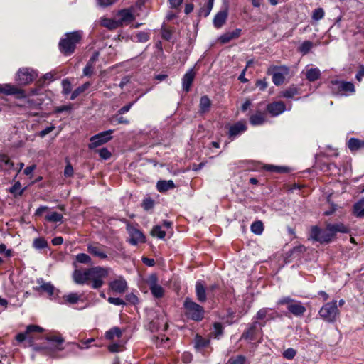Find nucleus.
I'll return each mask as SVG.
<instances>
[{
  "instance_id": "obj_49",
  "label": "nucleus",
  "mask_w": 364,
  "mask_h": 364,
  "mask_svg": "<svg viewBox=\"0 0 364 364\" xmlns=\"http://www.w3.org/2000/svg\"><path fill=\"white\" fill-rule=\"evenodd\" d=\"M298 93L297 89L295 87H290L285 90L282 92V96L286 98H291Z\"/></svg>"
},
{
  "instance_id": "obj_4",
  "label": "nucleus",
  "mask_w": 364,
  "mask_h": 364,
  "mask_svg": "<svg viewBox=\"0 0 364 364\" xmlns=\"http://www.w3.org/2000/svg\"><path fill=\"white\" fill-rule=\"evenodd\" d=\"M183 307L185 315L188 318L195 321H200L204 318L205 310L203 307L190 298H186Z\"/></svg>"
},
{
  "instance_id": "obj_23",
  "label": "nucleus",
  "mask_w": 364,
  "mask_h": 364,
  "mask_svg": "<svg viewBox=\"0 0 364 364\" xmlns=\"http://www.w3.org/2000/svg\"><path fill=\"white\" fill-rule=\"evenodd\" d=\"M286 108L285 104L282 102H275L268 105L267 111L272 116H277L284 112Z\"/></svg>"
},
{
  "instance_id": "obj_28",
  "label": "nucleus",
  "mask_w": 364,
  "mask_h": 364,
  "mask_svg": "<svg viewBox=\"0 0 364 364\" xmlns=\"http://www.w3.org/2000/svg\"><path fill=\"white\" fill-rule=\"evenodd\" d=\"M196 294L197 299L200 302H205L206 301L205 287L201 282H197L196 284Z\"/></svg>"
},
{
  "instance_id": "obj_62",
  "label": "nucleus",
  "mask_w": 364,
  "mask_h": 364,
  "mask_svg": "<svg viewBox=\"0 0 364 364\" xmlns=\"http://www.w3.org/2000/svg\"><path fill=\"white\" fill-rule=\"evenodd\" d=\"M257 87L259 88L260 90L263 91L267 87V82L266 79L259 80L256 82Z\"/></svg>"
},
{
  "instance_id": "obj_36",
  "label": "nucleus",
  "mask_w": 364,
  "mask_h": 364,
  "mask_svg": "<svg viewBox=\"0 0 364 364\" xmlns=\"http://www.w3.org/2000/svg\"><path fill=\"white\" fill-rule=\"evenodd\" d=\"M90 86V82H85L82 85L76 88L71 94L70 100H75L79 95L85 92Z\"/></svg>"
},
{
  "instance_id": "obj_60",
  "label": "nucleus",
  "mask_w": 364,
  "mask_h": 364,
  "mask_svg": "<svg viewBox=\"0 0 364 364\" xmlns=\"http://www.w3.org/2000/svg\"><path fill=\"white\" fill-rule=\"evenodd\" d=\"M207 346V341L204 340L202 337L198 336L196 339V348H203Z\"/></svg>"
},
{
  "instance_id": "obj_5",
  "label": "nucleus",
  "mask_w": 364,
  "mask_h": 364,
  "mask_svg": "<svg viewBox=\"0 0 364 364\" xmlns=\"http://www.w3.org/2000/svg\"><path fill=\"white\" fill-rule=\"evenodd\" d=\"M64 339L58 333L47 332V356L55 358L64 349Z\"/></svg>"
},
{
  "instance_id": "obj_47",
  "label": "nucleus",
  "mask_w": 364,
  "mask_h": 364,
  "mask_svg": "<svg viewBox=\"0 0 364 364\" xmlns=\"http://www.w3.org/2000/svg\"><path fill=\"white\" fill-rule=\"evenodd\" d=\"M21 183L17 181L12 187L10 188V192L15 196H21L23 190H21Z\"/></svg>"
},
{
  "instance_id": "obj_44",
  "label": "nucleus",
  "mask_w": 364,
  "mask_h": 364,
  "mask_svg": "<svg viewBox=\"0 0 364 364\" xmlns=\"http://www.w3.org/2000/svg\"><path fill=\"white\" fill-rule=\"evenodd\" d=\"M76 261L82 264H92L91 257L85 253H80L77 255Z\"/></svg>"
},
{
  "instance_id": "obj_55",
  "label": "nucleus",
  "mask_w": 364,
  "mask_h": 364,
  "mask_svg": "<svg viewBox=\"0 0 364 364\" xmlns=\"http://www.w3.org/2000/svg\"><path fill=\"white\" fill-rule=\"evenodd\" d=\"M98 153H99L100 156L102 159H105V160L109 159L111 156L110 151L106 148H102V149H100L98 151Z\"/></svg>"
},
{
  "instance_id": "obj_52",
  "label": "nucleus",
  "mask_w": 364,
  "mask_h": 364,
  "mask_svg": "<svg viewBox=\"0 0 364 364\" xmlns=\"http://www.w3.org/2000/svg\"><path fill=\"white\" fill-rule=\"evenodd\" d=\"M136 37V41L140 43H145L149 39V35L146 32H139Z\"/></svg>"
},
{
  "instance_id": "obj_26",
  "label": "nucleus",
  "mask_w": 364,
  "mask_h": 364,
  "mask_svg": "<svg viewBox=\"0 0 364 364\" xmlns=\"http://www.w3.org/2000/svg\"><path fill=\"white\" fill-rule=\"evenodd\" d=\"M331 83L336 86H337L338 89L341 91H343L346 92L353 93L355 92L354 85L350 82H344V81H332Z\"/></svg>"
},
{
  "instance_id": "obj_59",
  "label": "nucleus",
  "mask_w": 364,
  "mask_h": 364,
  "mask_svg": "<svg viewBox=\"0 0 364 364\" xmlns=\"http://www.w3.org/2000/svg\"><path fill=\"white\" fill-rule=\"evenodd\" d=\"M93 65L90 64L89 63H87L85 67L83 69V75L85 76H90L93 73Z\"/></svg>"
},
{
  "instance_id": "obj_17",
  "label": "nucleus",
  "mask_w": 364,
  "mask_h": 364,
  "mask_svg": "<svg viewBox=\"0 0 364 364\" xmlns=\"http://www.w3.org/2000/svg\"><path fill=\"white\" fill-rule=\"evenodd\" d=\"M0 92L8 95H16L18 98H23L26 97L25 91L23 89L18 88V87L11 84L1 85L0 87Z\"/></svg>"
},
{
  "instance_id": "obj_15",
  "label": "nucleus",
  "mask_w": 364,
  "mask_h": 364,
  "mask_svg": "<svg viewBox=\"0 0 364 364\" xmlns=\"http://www.w3.org/2000/svg\"><path fill=\"white\" fill-rule=\"evenodd\" d=\"M127 230L130 237L129 240L130 244L136 245L138 243L145 242V236L139 229L130 225H128L127 227Z\"/></svg>"
},
{
  "instance_id": "obj_24",
  "label": "nucleus",
  "mask_w": 364,
  "mask_h": 364,
  "mask_svg": "<svg viewBox=\"0 0 364 364\" xmlns=\"http://www.w3.org/2000/svg\"><path fill=\"white\" fill-rule=\"evenodd\" d=\"M327 230L332 232L333 236L334 237L337 232L341 233H349L350 228L345 225L344 224L339 223L335 224H328Z\"/></svg>"
},
{
  "instance_id": "obj_22",
  "label": "nucleus",
  "mask_w": 364,
  "mask_h": 364,
  "mask_svg": "<svg viewBox=\"0 0 364 364\" xmlns=\"http://www.w3.org/2000/svg\"><path fill=\"white\" fill-rule=\"evenodd\" d=\"M240 34H241V29L236 28L233 31L226 32V33H223V35H221L219 37L218 41L220 43H221L223 44H225V43H229L230 41H231L233 39L238 38L240 37Z\"/></svg>"
},
{
  "instance_id": "obj_3",
  "label": "nucleus",
  "mask_w": 364,
  "mask_h": 364,
  "mask_svg": "<svg viewBox=\"0 0 364 364\" xmlns=\"http://www.w3.org/2000/svg\"><path fill=\"white\" fill-rule=\"evenodd\" d=\"M83 32L80 30L66 33L58 43L59 50L65 56L75 53L77 46L80 43Z\"/></svg>"
},
{
  "instance_id": "obj_2",
  "label": "nucleus",
  "mask_w": 364,
  "mask_h": 364,
  "mask_svg": "<svg viewBox=\"0 0 364 364\" xmlns=\"http://www.w3.org/2000/svg\"><path fill=\"white\" fill-rule=\"evenodd\" d=\"M45 330L39 326L28 325L25 332H21L16 336V340L18 343L25 342L26 346H31L36 352H42L44 354V347L38 343V341L44 340Z\"/></svg>"
},
{
  "instance_id": "obj_18",
  "label": "nucleus",
  "mask_w": 364,
  "mask_h": 364,
  "mask_svg": "<svg viewBox=\"0 0 364 364\" xmlns=\"http://www.w3.org/2000/svg\"><path fill=\"white\" fill-rule=\"evenodd\" d=\"M117 23L119 26H122L124 24H127L134 21V16L132 11L128 9H123L119 11L117 14Z\"/></svg>"
},
{
  "instance_id": "obj_43",
  "label": "nucleus",
  "mask_w": 364,
  "mask_h": 364,
  "mask_svg": "<svg viewBox=\"0 0 364 364\" xmlns=\"http://www.w3.org/2000/svg\"><path fill=\"white\" fill-rule=\"evenodd\" d=\"M360 142L361 140L356 138H350L348 143V148L353 151L359 150L360 148Z\"/></svg>"
},
{
  "instance_id": "obj_56",
  "label": "nucleus",
  "mask_w": 364,
  "mask_h": 364,
  "mask_svg": "<svg viewBox=\"0 0 364 364\" xmlns=\"http://www.w3.org/2000/svg\"><path fill=\"white\" fill-rule=\"evenodd\" d=\"M126 300L132 304H136L139 302L138 297L133 293H130L126 295Z\"/></svg>"
},
{
  "instance_id": "obj_39",
  "label": "nucleus",
  "mask_w": 364,
  "mask_h": 364,
  "mask_svg": "<svg viewBox=\"0 0 364 364\" xmlns=\"http://www.w3.org/2000/svg\"><path fill=\"white\" fill-rule=\"evenodd\" d=\"M153 237H156L159 239H164L166 236V232L162 230L161 225H155L151 232Z\"/></svg>"
},
{
  "instance_id": "obj_8",
  "label": "nucleus",
  "mask_w": 364,
  "mask_h": 364,
  "mask_svg": "<svg viewBox=\"0 0 364 364\" xmlns=\"http://www.w3.org/2000/svg\"><path fill=\"white\" fill-rule=\"evenodd\" d=\"M311 238L320 243H329L332 241L333 236L327 228L323 230L318 226H313L311 230Z\"/></svg>"
},
{
  "instance_id": "obj_63",
  "label": "nucleus",
  "mask_w": 364,
  "mask_h": 364,
  "mask_svg": "<svg viewBox=\"0 0 364 364\" xmlns=\"http://www.w3.org/2000/svg\"><path fill=\"white\" fill-rule=\"evenodd\" d=\"M122 347V346L119 343H112L109 346L108 349L110 352L116 353L119 352L121 350Z\"/></svg>"
},
{
  "instance_id": "obj_41",
  "label": "nucleus",
  "mask_w": 364,
  "mask_h": 364,
  "mask_svg": "<svg viewBox=\"0 0 364 364\" xmlns=\"http://www.w3.org/2000/svg\"><path fill=\"white\" fill-rule=\"evenodd\" d=\"M255 329V325L252 324L247 331L243 332L241 338L245 340H253Z\"/></svg>"
},
{
  "instance_id": "obj_61",
  "label": "nucleus",
  "mask_w": 364,
  "mask_h": 364,
  "mask_svg": "<svg viewBox=\"0 0 364 364\" xmlns=\"http://www.w3.org/2000/svg\"><path fill=\"white\" fill-rule=\"evenodd\" d=\"M142 206L146 210H150L154 207V201L151 199H146L143 201Z\"/></svg>"
},
{
  "instance_id": "obj_29",
  "label": "nucleus",
  "mask_w": 364,
  "mask_h": 364,
  "mask_svg": "<svg viewBox=\"0 0 364 364\" xmlns=\"http://www.w3.org/2000/svg\"><path fill=\"white\" fill-rule=\"evenodd\" d=\"M211 107V101L207 95H203L200 97L199 103V112L205 114L209 112Z\"/></svg>"
},
{
  "instance_id": "obj_58",
  "label": "nucleus",
  "mask_w": 364,
  "mask_h": 364,
  "mask_svg": "<svg viewBox=\"0 0 364 364\" xmlns=\"http://www.w3.org/2000/svg\"><path fill=\"white\" fill-rule=\"evenodd\" d=\"M212 9H213V7H212V6H210H210L206 5L205 7L201 8V9H200V11H199V15H200V16H204V17H207V16L210 14V11H211Z\"/></svg>"
},
{
  "instance_id": "obj_21",
  "label": "nucleus",
  "mask_w": 364,
  "mask_h": 364,
  "mask_svg": "<svg viewBox=\"0 0 364 364\" xmlns=\"http://www.w3.org/2000/svg\"><path fill=\"white\" fill-rule=\"evenodd\" d=\"M195 76L196 73L194 72L193 68L188 70V72H186L185 75L183 76L182 87L183 90L185 92H188L190 90L192 83L194 80Z\"/></svg>"
},
{
  "instance_id": "obj_19",
  "label": "nucleus",
  "mask_w": 364,
  "mask_h": 364,
  "mask_svg": "<svg viewBox=\"0 0 364 364\" xmlns=\"http://www.w3.org/2000/svg\"><path fill=\"white\" fill-rule=\"evenodd\" d=\"M288 311L295 316H302L306 312V307L299 301L294 300L287 306Z\"/></svg>"
},
{
  "instance_id": "obj_30",
  "label": "nucleus",
  "mask_w": 364,
  "mask_h": 364,
  "mask_svg": "<svg viewBox=\"0 0 364 364\" xmlns=\"http://www.w3.org/2000/svg\"><path fill=\"white\" fill-rule=\"evenodd\" d=\"M157 190L162 193L175 188V184L172 180L159 181L156 184Z\"/></svg>"
},
{
  "instance_id": "obj_31",
  "label": "nucleus",
  "mask_w": 364,
  "mask_h": 364,
  "mask_svg": "<svg viewBox=\"0 0 364 364\" xmlns=\"http://www.w3.org/2000/svg\"><path fill=\"white\" fill-rule=\"evenodd\" d=\"M100 22L101 26L109 30H114L119 27L117 19L103 17L100 18Z\"/></svg>"
},
{
  "instance_id": "obj_64",
  "label": "nucleus",
  "mask_w": 364,
  "mask_h": 364,
  "mask_svg": "<svg viewBox=\"0 0 364 364\" xmlns=\"http://www.w3.org/2000/svg\"><path fill=\"white\" fill-rule=\"evenodd\" d=\"M73 174V166L69 164H68L64 170V175L66 177H70Z\"/></svg>"
},
{
  "instance_id": "obj_34",
  "label": "nucleus",
  "mask_w": 364,
  "mask_h": 364,
  "mask_svg": "<svg viewBox=\"0 0 364 364\" xmlns=\"http://www.w3.org/2000/svg\"><path fill=\"white\" fill-rule=\"evenodd\" d=\"M122 331L119 327H113L105 333V338L107 340H113L114 338H120Z\"/></svg>"
},
{
  "instance_id": "obj_20",
  "label": "nucleus",
  "mask_w": 364,
  "mask_h": 364,
  "mask_svg": "<svg viewBox=\"0 0 364 364\" xmlns=\"http://www.w3.org/2000/svg\"><path fill=\"white\" fill-rule=\"evenodd\" d=\"M228 16V8L225 6V8L218 11L213 18V25L216 28H221L226 22Z\"/></svg>"
},
{
  "instance_id": "obj_25",
  "label": "nucleus",
  "mask_w": 364,
  "mask_h": 364,
  "mask_svg": "<svg viewBox=\"0 0 364 364\" xmlns=\"http://www.w3.org/2000/svg\"><path fill=\"white\" fill-rule=\"evenodd\" d=\"M247 129V127L245 123L242 122H237L233 125L230 126L229 129V136L235 137L237 135L243 133Z\"/></svg>"
},
{
  "instance_id": "obj_45",
  "label": "nucleus",
  "mask_w": 364,
  "mask_h": 364,
  "mask_svg": "<svg viewBox=\"0 0 364 364\" xmlns=\"http://www.w3.org/2000/svg\"><path fill=\"white\" fill-rule=\"evenodd\" d=\"M246 362V357L242 355L232 357L228 360V364H245Z\"/></svg>"
},
{
  "instance_id": "obj_53",
  "label": "nucleus",
  "mask_w": 364,
  "mask_h": 364,
  "mask_svg": "<svg viewBox=\"0 0 364 364\" xmlns=\"http://www.w3.org/2000/svg\"><path fill=\"white\" fill-rule=\"evenodd\" d=\"M109 303L116 306H124L126 303L120 298L109 297L107 299Z\"/></svg>"
},
{
  "instance_id": "obj_35",
  "label": "nucleus",
  "mask_w": 364,
  "mask_h": 364,
  "mask_svg": "<svg viewBox=\"0 0 364 364\" xmlns=\"http://www.w3.org/2000/svg\"><path fill=\"white\" fill-rule=\"evenodd\" d=\"M264 121V117L261 112H257L256 114L252 115L250 118V123L255 126L262 124Z\"/></svg>"
},
{
  "instance_id": "obj_6",
  "label": "nucleus",
  "mask_w": 364,
  "mask_h": 364,
  "mask_svg": "<svg viewBox=\"0 0 364 364\" xmlns=\"http://www.w3.org/2000/svg\"><path fill=\"white\" fill-rule=\"evenodd\" d=\"M318 314L321 318L328 323H333L339 315L337 301L333 300L325 304L319 310Z\"/></svg>"
},
{
  "instance_id": "obj_54",
  "label": "nucleus",
  "mask_w": 364,
  "mask_h": 364,
  "mask_svg": "<svg viewBox=\"0 0 364 364\" xmlns=\"http://www.w3.org/2000/svg\"><path fill=\"white\" fill-rule=\"evenodd\" d=\"M63 85V92L65 95H68L71 92V84L68 80H63L62 81Z\"/></svg>"
},
{
  "instance_id": "obj_46",
  "label": "nucleus",
  "mask_w": 364,
  "mask_h": 364,
  "mask_svg": "<svg viewBox=\"0 0 364 364\" xmlns=\"http://www.w3.org/2000/svg\"><path fill=\"white\" fill-rule=\"evenodd\" d=\"M65 300L69 304H74L80 300V296L76 293H70L64 296Z\"/></svg>"
},
{
  "instance_id": "obj_1",
  "label": "nucleus",
  "mask_w": 364,
  "mask_h": 364,
  "mask_svg": "<svg viewBox=\"0 0 364 364\" xmlns=\"http://www.w3.org/2000/svg\"><path fill=\"white\" fill-rule=\"evenodd\" d=\"M111 268L100 266L82 270H75L73 274L74 282L78 284H87L95 289H100L105 284V279L108 276Z\"/></svg>"
},
{
  "instance_id": "obj_16",
  "label": "nucleus",
  "mask_w": 364,
  "mask_h": 364,
  "mask_svg": "<svg viewBox=\"0 0 364 364\" xmlns=\"http://www.w3.org/2000/svg\"><path fill=\"white\" fill-rule=\"evenodd\" d=\"M87 252L93 257L100 259H105L108 257L105 251V247L98 243L89 244L87 245Z\"/></svg>"
},
{
  "instance_id": "obj_33",
  "label": "nucleus",
  "mask_w": 364,
  "mask_h": 364,
  "mask_svg": "<svg viewBox=\"0 0 364 364\" xmlns=\"http://www.w3.org/2000/svg\"><path fill=\"white\" fill-rule=\"evenodd\" d=\"M353 213L358 218L364 217V198L360 200L353 205Z\"/></svg>"
},
{
  "instance_id": "obj_48",
  "label": "nucleus",
  "mask_w": 364,
  "mask_h": 364,
  "mask_svg": "<svg viewBox=\"0 0 364 364\" xmlns=\"http://www.w3.org/2000/svg\"><path fill=\"white\" fill-rule=\"evenodd\" d=\"M324 10L322 8L316 9L312 14V18L315 21H319L324 16Z\"/></svg>"
},
{
  "instance_id": "obj_38",
  "label": "nucleus",
  "mask_w": 364,
  "mask_h": 364,
  "mask_svg": "<svg viewBox=\"0 0 364 364\" xmlns=\"http://www.w3.org/2000/svg\"><path fill=\"white\" fill-rule=\"evenodd\" d=\"M313 46L314 44L311 41H305L299 47V51L303 55H306L311 50V49L313 48Z\"/></svg>"
},
{
  "instance_id": "obj_11",
  "label": "nucleus",
  "mask_w": 364,
  "mask_h": 364,
  "mask_svg": "<svg viewBox=\"0 0 364 364\" xmlns=\"http://www.w3.org/2000/svg\"><path fill=\"white\" fill-rule=\"evenodd\" d=\"M112 132V130H107L92 136L90 139V144H89V148L95 149L107 142L112 138L111 135Z\"/></svg>"
},
{
  "instance_id": "obj_10",
  "label": "nucleus",
  "mask_w": 364,
  "mask_h": 364,
  "mask_svg": "<svg viewBox=\"0 0 364 364\" xmlns=\"http://www.w3.org/2000/svg\"><path fill=\"white\" fill-rule=\"evenodd\" d=\"M146 283L149 285L151 293L155 298H161L164 296V290L158 284V277L156 274H150L146 279Z\"/></svg>"
},
{
  "instance_id": "obj_37",
  "label": "nucleus",
  "mask_w": 364,
  "mask_h": 364,
  "mask_svg": "<svg viewBox=\"0 0 364 364\" xmlns=\"http://www.w3.org/2000/svg\"><path fill=\"white\" fill-rule=\"evenodd\" d=\"M264 169L270 172L286 173L289 171V168L286 166H277L274 165H266Z\"/></svg>"
},
{
  "instance_id": "obj_13",
  "label": "nucleus",
  "mask_w": 364,
  "mask_h": 364,
  "mask_svg": "<svg viewBox=\"0 0 364 364\" xmlns=\"http://www.w3.org/2000/svg\"><path fill=\"white\" fill-rule=\"evenodd\" d=\"M23 167V164H18V167L15 168L12 161L4 154H0V169L7 174H11V171L14 168H16L19 172Z\"/></svg>"
},
{
  "instance_id": "obj_7",
  "label": "nucleus",
  "mask_w": 364,
  "mask_h": 364,
  "mask_svg": "<svg viewBox=\"0 0 364 364\" xmlns=\"http://www.w3.org/2000/svg\"><path fill=\"white\" fill-rule=\"evenodd\" d=\"M289 69L287 66H271L268 68L267 74L272 75L273 83L278 86L284 83L286 75H288Z\"/></svg>"
},
{
  "instance_id": "obj_40",
  "label": "nucleus",
  "mask_w": 364,
  "mask_h": 364,
  "mask_svg": "<svg viewBox=\"0 0 364 364\" xmlns=\"http://www.w3.org/2000/svg\"><path fill=\"white\" fill-rule=\"evenodd\" d=\"M212 335L215 338H218L223 333V326L220 323L216 322L213 324Z\"/></svg>"
},
{
  "instance_id": "obj_57",
  "label": "nucleus",
  "mask_w": 364,
  "mask_h": 364,
  "mask_svg": "<svg viewBox=\"0 0 364 364\" xmlns=\"http://www.w3.org/2000/svg\"><path fill=\"white\" fill-rule=\"evenodd\" d=\"M294 301V299H291L290 296H284V297L279 299L277 301V305L287 304V306H288V305H289V304H291Z\"/></svg>"
},
{
  "instance_id": "obj_42",
  "label": "nucleus",
  "mask_w": 364,
  "mask_h": 364,
  "mask_svg": "<svg viewBox=\"0 0 364 364\" xmlns=\"http://www.w3.org/2000/svg\"><path fill=\"white\" fill-rule=\"evenodd\" d=\"M263 230V223L259 220L255 221L251 225V231L256 235H261Z\"/></svg>"
},
{
  "instance_id": "obj_50",
  "label": "nucleus",
  "mask_w": 364,
  "mask_h": 364,
  "mask_svg": "<svg viewBox=\"0 0 364 364\" xmlns=\"http://www.w3.org/2000/svg\"><path fill=\"white\" fill-rule=\"evenodd\" d=\"M296 354V350L292 348H287L282 353L284 358H285L288 360L293 359L295 357Z\"/></svg>"
},
{
  "instance_id": "obj_14",
  "label": "nucleus",
  "mask_w": 364,
  "mask_h": 364,
  "mask_svg": "<svg viewBox=\"0 0 364 364\" xmlns=\"http://www.w3.org/2000/svg\"><path fill=\"white\" fill-rule=\"evenodd\" d=\"M109 288L116 294H124L128 289L127 282L125 279L120 276L109 283Z\"/></svg>"
},
{
  "instance_id": "obj_27",
  "label": "nucleus",
  "mask_w": 364,
  "mask_h": 364,
  "mask_svg": "<svg viewBox=\"0 0 364 364\" xmlns=\"http://www.w3.org/2000/svg\"><path fill=\"white\" fill-rule=\"evenodd\" d=\"M305 74L306 78L309 82H314L320 78L321 73L320 70L315 67V68H306V70L304 71Z\"/></svg>"
},
{
  "instance_id": "obj_51",
  "label": "nucleus",
  "mask_w": 364,
  "mask_h": 364,
  "mask_svg": "<svg viewBox=\"0 0 364 364\" xmlns=\"http://www.w3.org/2000/svg\"><path fill=\"white\" fill-rule=\"evenodd\" d=\"M33 247L36 250L43 249L46 247V240L42 237L35 239L33 241Z\"/></svg>"
},
{
  "instance_id": "obj_32",
  "label": "nucleus",
  "mask_w": 364,
  "mask_h": 364,
  "mask_svg": "<svg viewBox=\"0 0 364 364\" xmlns=\"http://www.w3.org/2000/svg\"><path fill=\"white\" fill-rule=\"evenodd\" d=\"M62 219V213L48 210V208H47V221L57 223L61 222Z\"/></svg>"
},
{
  "instance_id": "obj_12",
  "label": "nucleus",
  "mask_w": 364,
  "mask_h": 364,
  "mask_svg": "<svg viewBox=\"0 0 364 364\" xmlns=\"http://www.w3.org/2000/svg\"><path fill=\"white\" fill-rule=\"evenodd\" d=\"M278 316L279 314L274 309L270 308H262L257 312L255 318L257 321H262L263 323H261V326H263L267 321L274 320Z\"/></svg>"
},
{
  "instance_id": "obj_9",
  "label": "nucleus",
  "mask_w": 364,
  "mask_h": 364,
  "mask_svg": "<svg viewBox=\"0 0 364 364\" xmlns=\"http://www.w3.org/2000/svg\"><path fill=\"white\" fill-rule=\"evenodd\" d=\"M36 72L28 68H20L16 73V81L20 85H26L31 83L36 77Z\"/></svg>"
}]
</instances>
